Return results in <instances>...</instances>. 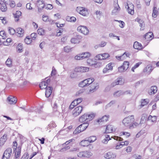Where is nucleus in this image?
Returning a JSON list of instances; mask_svg holds the SVG:
<instances>
[{"label": "nucleus", "mask_w": 159, "mask_h": 159, "mask_svg": "<svg viewBox=\"0 0 159 159\" xmlns=\"http://www.w3.org/2000/svg\"><path fill=\"white\" fill-rule=\"evenodd\" d=\"M134 116H129L125 118L122 120V123L124 126L126 127H128L130 129V126H131L132 124H133L134 122Z\"/></svg>", "instance_id": "f257e3e1"}, {"label": "nucleus", "mask_w": 159, "mask_h": 159, "mask_svg": "<svg viewBox=\"0 0 159 159\" xmlns=\"http://www.w3.org/2000/svg\"><path fill=\"white\" fill-rule=\"evenodd\" d=\"M89 124L88 123H83L80 125L74 131L73 133L74 134H77L84 130L88 127Z\"/></svg>", "instance_id": "f03ea898"}, {"label": "nucleus", "mask_w": 159, "mask_h": 159, "mask_svg": "<svg viewBox=\"0 0 159 159\" xmlns=\"http://www.w3.org/2000/svg\"><path fill=\"white\" fill-rule=\"evenodd\" d=\"M12 154V149L8 148L5 150L3 155L2 159H9Z\"/></svg>", "instance_id": "7ed1b4c3"}, {"label": "nucleus", "mask_w": 159, "mask_h": 159, "mask_svg": "<svg viewBox=\"0 0 159 159\" xmlns=\"http://www.w3.org/2000/svg\"><path fill=\"white\" fill-rule=\"evenodd\" d=\"M92 155V153L90 151H84L80 152L78 153L77 154V156L80 157H89L91 156Z\"/></svg>", "instance_id": "20e7f679"}, {"label": "nucleus", "mask_w": 159, "mask_h": 159, "mask_svg": "<svg viewBox=\"0 0 159 159\" xmlns=\"http://www.w3.org/2000/svg\"><path fill=\"white\" fill-rule=\"evenodd\" d=\"M77 31L84 35H87L89 33V30L85 26L80 25L79 26L77 29Z\"/></svg>", "instance_id": "39448f33"}, {"label": "nucleus", "mask_w": 159, "mask_h": 159, "mask_svg": "<svg viewBox=\"0 0 159 159\" xmlns=\"http://www.w3.org/2000/svg\"><path fill=\"white\" fill-rule=\"evenodd\" d=\"M114 64L113 63L110 62L107 64L105 67L103 69L102 72L103 73H106L110 71H111L113 70V67Z\"/></svg>", "instance_id": "423d86ee"}, {"label": "nucleus", "mask_w": 159, "mask_h": 159, "mask_svg": "<svg viewBox=\"0 0 159 159\" xmlns=\"http://www.w3.org/2000/svg\"><path fill=\"white\" fill-rule=\"evenodd\" d=\"M6 101L10 105H14L16 103L17 100L15 97L11 95L7 97Z\"/></svg>", "instance_id": "0eeeda50"}, {"label": "nucleus", "mask_w": 159, "mask_h": 159, "mask_svg": "<svg viewBox=\"0 0 159 159\" xmlns=\"http://www.w3.org/2000/svg\"><path fill=\"white\" fill-rule=\"evenodd\" d=\"M110 57V55L108 53L100 54L97 55L95 57V59L98 60H103L107 59Z\"/></svg>", "instance_id": "6e6552de"}, {"label": "nucleus", "mask_w": 159, "mask_h": 159, "mask_svg": "<svg viewBox=\"0 0 159 159\" xmlns=\"http://www.w3.org/2000/svg\"><path fill=\"white\" fill-rule=\"evenodd\" d=\"M76 11L80 14L84 16H86L89 14L88 11L83 7H77Z\"/></svg>", "instance_id": "1a4fd4ad"}, {"label": "nucleus", "mask_w": 159, "mask_h": 159, "mask_svg": "<svg viewBox=\"0 0 159 159\" xmlns=\"http://www.w3.org/2000/svg\"><path fill=\"white\" fill-rule=\"evenodd\" d=\"M116 154L112 152H108L104 155V158L107 159H114L116 157Z\"/></svg>", "instance_id": "9d476101"}, {"label": "nucleus", "mask_w": 159, "mask_h": 159, "mask_svg": "<svg viewBox=\"0 0 159 159\" xmlns=\"http://www.w3.org/2000/svg\"><path fill=\"white\" fill-rule=\"evenodd\" d=\"M89 68L87 67H77L75 68V71L77 72H85L89 71Z\"/></svg>", "instance_id": "9b49d317"}, {"label": "nucleus", "mask_w": 159, "mask_h": 159, "mask_svg": "<svg viewBox=\"0 0 159 159\" xmlns=\"http://www.w3.org/2000/svg\"><path fill=\"white\" fill-rule=\"evenodd\" d=\"M125 7L127 8V11L129 14L131 15H133L134 14V6L132 4L130 3L129 4H127Z\"/></svg>", "instance_id": "f8f14e48"}, {"label": "nucleus", "mask_w": 159, "mask_h": 159, "mask_svg": "<svg viewBox=\"0 0 159 159\" xmlns=\"http://www.w3.org/2000/svg\"><path fill=\"white\" fill-rule=\"evenodd\" d=\"M89 87V91L92 93L95 91L98 88V86L97 84L93 83L91 84Z\"/></svg>", "instance_id": "ddd939ff"}, {"label": "nucleus", "mask_w": 159, "mask_h": 159, "mask_svg": "<svg viewBox=\"0 0 159 159\" xmlns=\"http://www.w3.org/2000/svg\"><path fill=\"white\" fill-rule=\"evenodd\" d=\"M157 91V87L156 86H153L151 87L150 89L148 90V93L150 95H152L156 93Z\"/></svg>", "instance_id": "4468645a"}, {"label": "nucleus", "mask_w": 159, "mask_h": 159, "mask_svg": "<svg viewBox=\"0 0 159 159\" xmlns=\"http://www.w3.org/2000/svg\"><path fill=\"white\" fill-rule=\"evenodd\" d=\"M123 83L124 82L122 80V79L118 78L111 84V86L114 87L117 85H122Z\"/></svg>", "instance_id": "2eb2a0df"}, {"label": "nucleus", "mask_w": 159, "mask_h": 159, "mask_svg": "<svg viewBox=\"0 0 159 159\" xmlns=\"http://www.w3.org/2000/svg\"><path fill=\"white\" fill-rule=\"evenodd\" d=\"M115 131V128L111 125H108L106 127V132L109 133L113 132Z\"/></svg>", "instance_id": "dca6fc26"}, {"label": "nucleus", "mask_w": 159, "mask_h": 159, "mask_svg": "<svg viewBox=\"0 0 159 159\" xmlns=\"http://www.w3.org/2000/svg\"><path fill=\"white\" fill-rule=\"evenodd\" d=\"M37 5L39 10H41L45 7L44 2L43 0H38L36 2Z\"/></svg>", "instance_id": "f3484780"}, {"label": "nucleus", "mask_w": 159, "mask_h": 159, "mask_svg": "<svg viewBox=\"0 0 159 159\" xmlns=\"http://www.w3.org/2000/svg\"><path fill=\"white\" fill-rule=\"evenodd\" d=\"M16 32L17 34V36L19 37H22L24 36V30L21 28H18L16 30Z\"/></svg>", "instance_id": "a211bd4d"}, {"label": "nucleus", "mask_w": 159, "mask_h": 159, "mask_svg": "<svg viewBox=\"0 0 159 159\" xmlns=\"http://www.w3.org/2000/svg\"><path fill=\"white\" fill-rule=\"evenodd\" d=\"M87 121L89 122L92 120L95 117L96 114L92 112L86 114Z\"/></svg>", "instance_id": "6ab92c4d"}, {"label": "nucleus", "mask_w": 159, "mask_h": 159, "mask_svg": "<svg viewBox=\"0 0 159 159\" xmlns=\"http://www.w3.org/2000/svg\"><path fill=\"white\" fill-rule=\"evenodd\" d=\"M52 88L50 86H48L46 89L45 96L46 97L48 98L50 96L52 93Z\"/></svg>", "instance_id": "aec40b11"}, {"label": "nucleus", "mask_w": 159, "mask_h": 159, "mask_svg": "<svg viewBox=\"0 0 159 159\" xmlns=\"http://www.w3.org/2000/svg\"><path fill=\"white\" fill-rule=\"evenodd\" d=\"M153 34L151 32L147 33L144 36V38L147 41L151 40L152 38Z\"/></svg>", "instance_id": "412c9836"}, {"label": "nucleus", "mask_w": 159, "mask_h": 159, "mask_svg": "<svg viewBox=\"0 0 159 159\" xmlns=\"http://www.w3.org/2000/svg\"><path fill=\"white\" fill-rule=\"evenodd\" d=\"M81 38L80 36H78L74 38L71 39L70 40V42L74 44L79 43L80 42V39Z\"/></svg>", "instance_id": "4be33fe9"}, {"label": "nucleus", "mask_w": 159, "mask_h": 159, "mask_svg": "<svg viewBox=\"0 0 159 159\" xmlns=\"http://www.w3.org/2000/svg\"><path fill=\"white\" fill-rule=\"evenodd\" d=\"M143 120V117H142L139 123L136 122H134L133 123V124H132L131 126H130V129H133L135 128L136 127L138 126L139 125H140V124H141L143 123L142 120Z\"/></svg>", "instance_id": "5701e85b"}, {"label": "nucleus", "mask_w": 159, "mask_h": 159, "mask_svg": "<svg viewBox=\"0 0 159 159\" xmlns=\"http://www.w3.org/2000/svg\"><path fill=\"white\" fill-rule=\"evenodd\" d=\"M109 117L108 115H105L103 116L101 118L98 119L97 120V122L98 123H100L102 122L107 121Z\"/></svg>", "instance_id": "b1692460"}, {"label": "nucleus", "mask_w": 159, "mask_h": 159, "mask_svg": "<svg viewBox=\"0 0 159 159\" xmlns=\"http://www.w3.org/2000/svg\"><path fill=\"white\" fill-rule=\"evenodd\" d=\"M79 121L80 122L83 123L84 122H88L86 114L82 116L79 119Z\"/></svg>", "instance_id": "393cba45"}, {"label": "nucleus", "mask_w": 159, "mask_h": 159, "mask_svg": "<svg viewBox=\"0 0 159 159\" xmlns=\"http://www.w3.org/2000/svg\"><path fill=\"white\" fill-rule=\"evenodd\" d=\"M89 144L90 142L88 139L86 140H83L80 143V145L83 147L87 146Z\"/></svg>", "instance_id": "a878e982"}, {"label": "nucleus", "mask_w": 159, "mask_h": 159, "mask_svg": "<svg viewBox=\"0 0 159 159\" xmlns=\"http://www.w3.org/2000/svg\"><path fill=\"white\" fill-rule=\"evenodd\" d=\"M142 45L138 42H135L134 43L133 47L134 49H142Z\"/></svg>", "instance_id": "bb28decb"}, {"label": "nucleus", "mask_w": 159, "mask_h": 159, "mask_svg": "<svg viewBox=\"0 0 159 159\" xmlns=\"http://www.w3.org/2000/svg\"><path fill=\"white\" fill-rule=\"evenodd\" d=\"M39 87L41 89H46L48 88L47 84L46 83L45 81H43L42 82L39 84Z\"/></svg>", "instance_id": "cd10ccee"}, {"label": "nucleus", "mask_w": 159, "mask_h": 159, "mask_svg": "<svg viewBox=\"0 0 159 159\" xmlns=\"http://www.w3.org/2000/svg\"><path fill=\"white\" fill-rule=\"evenodd\" d=\"M7 135L4 134L0 139V146H2L4 144L6 140H7Z\"/></svg>", "instance_id": "c85d7f7f"}, {"label": "nucleus", "mask_w": 159, "mask_h": 159, "mask_svg": "<svg viewBox=\"0 0 159 159\" xmlns=\"http://www.w3.org/2000/svg\"><path fill=\"white\" fill-rule=\"evenodd\" d=\"M21 12L20 11H17L15 14L14 15V18L16 21H18L19 20V17L21 16Z\"/></svg>", "instance_id": "c756f323"}, {"label": "nucleus", "mask_w": 159, "mask_h": 159, "mask_svg": "<svg viewBox=\"0 0 159 159\" xmlns=\"http://www.w3.org/2000/svg\"><path fill=\"white\" fill-rule=\"evenodd\" d=\"M149 99L147 98L141 100V107H143L149 103Z\"/></svg>", "instance_id": "7c9ffc66"}, {"label": "nucleus", "mask_w": 159, "mask_h": 159, "mask_svg": "<svg viewBox=\"0 0 159 159\" xmlns=\"http://www.w3.org/2000/svg\"><path fill=\"white\" fill-rule=\"evenodd\" d=\"M110 139H111L109 135H105V138L102 140V142L103 143L107 144L108 141Z\"/></svg>", "instance_id": "2f4dec72"}, {"label": "nucleus", "mask_w": 159, "mask_h": 159, "mask_svg": "<svg viewBox=\"0 0 159 159\" xmlns=\"http://www.w3.org/2000/svg\"><path fill=\"white\" fill-rule=\"evenodd\" d=\"M0 9L2 11L5 12L7 10V8L6 3H3L1 5H0Z\"/></svg>", "instance_id": "473e14b6"}, {"label": "nucleus", "mask_w": 159, "mask_h": 159, "mask_svg": "<svg viewBox=\"0 0 159 159\" xmlns=\"http://www.w3.org/2000/svg\"><path fill=\"white\" fill-rule=\"evenodd\" d=\"M82 110H73L72 112L73 115L76 117L79 115L81 112Z\"/></svg>", "instance_id": "72a5a7b5"}, {"label": "nucleus", "mask_w": 159, "mask_h": 159, "mask_svg": "<svg viewBox=\"0 0 159 159\" xmlns=\"http://www.w3.org/2000/svg\"><path fill=\"white\" fill-rule=\"evenodd\" d=\"M113 95L115 97H118L121 95H124V93L121 90H119L115 92Z\"/></svg>", "instance_id": "f704fd0d"}, {"label": "nucleus", "mask_w": 159, "mask_h": 159, "mask_svg": "<svg viewBox=\"0 0 159 159\" xmlns=\"http://www.w3.org/2000/svg\"><path fill=\"white\" fill-rule=\"evenodd\" d=\"M85 82L86 83L87 86L89 84H93V82L94 81V79L93 78H89L85 80Z\"/></svg>", "instance_id": "c9c22d12"}, {"label": "nucleus", "mask_w": 159, "mask_h": 159, "mask_svg": "<svg viewBox=\"0 0 159 159\" xmlns=\"http://www.w3.org/2000/svg\"><path fill=\"white\" fill-rule=\"evenodd\" d=\"M96 61L93 59H89L87 60V63L90 66H93Z\"/></svg>", "instance_id": "e433bc0d"}, {"label": "nucleus", "mask_w": 159, "mask_h": 159, "mask_svg": "<svg viewBox=\"0 0 159 159\" xmlns=\"http://www.w3.org/2000/svg\"><path fill=\"white\" fill-rule=\"evenodd\" d=\"M66 20L68 21L75 22L76 20V18L74 17L67 16L66 18Z\"/></svg>", "instance_id": "4c0bfd02"}, {"label": "nucleus", "mask_w": 159, "mask_h": 159, "mask_svg": "<svg viewBox=\"0 0 159 159\" xmlns=\"http://www.w3.org/2000/svg\"><path fill=\"white\" fill-rule=\"evenodd\" d=\"M16 49L19 52L23 51V47L21 43H20L18 44L16 47Z\"/></svg>", "instance_id": "58836bf2"}, {"label": "nucleus", "mask_w": 159, "mask_h": 159, "mask_svg": "<svg viewBox=\"0 0 159 159\" xmlns=\"http://www.w3.org/2000/svg\"><path fill=\"white\" fill-rule=\"evenodd\" d=\"M157 8L154 7H153V11L152 14V16L154 18H156L157 15L158 11L157 10Z\"/></svg>", "instance_id": "ea45409f"}, {"label": "nucleus", "mask_w": 159, "mask_h": 159, "mask_svg": "<svg viewBox=\"0 0 159 159\" xmlns=\"http://www.w3.org/2000/svg\"><path fill=\"white\" fill-rule=\"evenodd\" d=\"M8 31L11 35H13L16 32V30H15L14 29L11 27L8 28Z\"/></svg>", "instance_id": "a19ab883"}, {"label": "nucleus", "mask_w": 159, "mask_h": 159, "mask_svg": "<svg viewBox=\"0 0 159 159\" xmlns=\"http://www.w3.org/2000/svg\"><path fill=\"white\" fill-rule=\"evenodd\" d=\"M130 134L129 132H121L120 133V135H125L126 138H128L129 137Z\"/></svg>", "instance_id": "79ce46f5"}, {"label": "nucleus", "mask_w": 159, "mask_h": 159, "mask_svg": "<svg viewBox=\"0 0 159 159\" xmlns=\"http://www.w3.org/2000/svg\"><path fill=\"white\" fill-rule=\"evenodd\" d=\"M81 54H82L83 59L89 57L90 55V53L88 52H83Z\"/></svg>", "instance_id": "37998d69"}, {"label": "nucleus", "mask_w": 159, "mask_h": 159, "mask_svg": "<svg viewBox=\"0 0 159 159\" xmlns=\"http://www.w3.org/2000/svg\"><path fill=\"white\" fill-rule=\"evenodd\" d=\"M129 62L128 61H125L122 66L126 70L129 68Z\"/></svg>", "instance_id": "c03bdc74"}, {"label": "nucleus", "mask_w": 159, "mask_h": 159, "mask_svg": "<svg viewBox=\"0 0 159 159\" xmlns=\"http://www.w3.org/2000/svg\"><path fill=\"white\" fill-rule=\"evenodd\" d=\"M88 139L89 140L90 143H92L96 140V138L95 136H92L88 138Z\"/></svg>", "instance_id": "a18cd8bd"}, {"label": "nucleus", "mask_w": 159, "mask_h": 159, "mask_svg": "<svg viewBox=\"0 0 159 159\" xmlns=\"http://www.w3.org/2000/svg\"><path fill=\"white\" fill-rule=\"evenodd\" d=\"M85 82H86V81H85V80L82 81L79 84V86L81 87H84L86 86H87Z\"/></svg>", "instance_id": "49530a36"}, {"label": "nucleus", "mask_w": 159, "mask_h": 159, "mask_svg": "<svg viewBox=\"0 0 159 159\" xmlns=\"http://www.w3.org/2000/svg\"><path fill=\"white\" fill-rule=\"evenodd\" d=\"M37 32L40 35H43L45 33L44 30L42 28L39 29L37 30Z\"/></svg>", "instance_id": "de8ad7c7"}, {"label": "nucleus", "mask_w": 159, "mask_h": 159, "mask_svg": "<svg viewBox=\"0 0 159 159\" xmlns=\"http://www.w3.org/2000/svg\"><path fill=\"white\" fill-rule=\"evenodd\" d=\"M123 145L121 143V142L118 143L115 146V148L116 149H119L123 147Z\"/></svg>", "instance_id": "09e8293b"}, {"label": "nucleus", "mask_w": 159, "mask_h": 159, "mask_svg": "<svg viewBox=\"0 0 159 159\" xmlns=\"http://www.w3.org/2000/svg\"><path fill=\"white\" fill-rule=\"evenodd\" d=\"M6 64L7 66L8 67H10L12 65V61L11 60L8 58L6 62Z\"/></svg>", "instance_id": "8fccbe9b"}, {"label": "nucleus", "mask_w": 159, "mask_h": 159, "mask_svg": "<svg viewBox=\"0 0 159 159\" xmlns=\"http://www.w3.org/2000/svg\"><path fill=\"white\" fill-rule=\"evenodd\" d=\"M144 72H148V73H150L152 71L151 70V67L149 66H147L143 70Z\"/></svg>", "instance_id": "3c124183"}, {"label": "nucleus", "mask_w": 159, "mask_h": 159, "mask_svg": "<svg viewBox=\"0 0 159 159\" xmlns=\"http://www.w3.org/2000/svg\"><path fill=\"white\" fill-rule=\"evenodd\" d=\"M111 138H113L114 140H116L118 141H122L123 140L122 138L117 136H112L111 137Z\"/></svg>", "instance_id": "603ef678"}, {"label": "nucleus", "mask_w": 159, "mask_h": 159, "mask_svg": "<svg viewBox=\"0 0 159 159\" xmlns=\"http://www.w3.org/2000/svg\"><path fill=\"white\" fill-rule=\"evenodd\" d=\"M32 40L31 38L26 37L25 39V43L28 44H30L32 42Z\"/></svg>", "instance_id": "864d4df0"}, {"label": "nucleus", "mask_w": 159, "mask_h": 159, "mask_svg": "<svg viewBox=\"0 0 159 159\" xmlns=\"http://www.w3.org/2000/svg\"><path fill=\"white\" fill-rule=\"evenodd\" d=\"M37 36V35L35 33H33L30 35L31 39L33 40H35Z\"/></svg>", "instance_id": "5fc2aeb1"}, {"label": "nucleus", "mask_w": 159, "mask_h": 159, "mask_svg": "<svg viewBox=\"0 0 159 159\" xmlns=\"http://www.w3.org/2000/svg\"><path fill=\"white\" fill-rule=\"evenodd\" d=\"M70 147L69 146H67L64 147L63 148L60 149V152H65L70 149Z\"/></svg>", "instance_id": "6e6d98bb"}, {"label": "nucleus", "mask_w": 159, "mask_h": 159, "mask_svg": "<svg viewBox=\"0 0 159 159\" xmlns=\"http://www.w3.org/2000/svg\"><path fill=\"white\" fill-rule=\"evenodd\" d=\"M102 66V64L100 62H95V64H94L93 66L96 68L99 67L101 66Z\"/></svg>", "instance_id": "4d7b16f0"}, {"label": "nucleus", "mask_w": 159, "mask_h": 159, "mask_svg": "<svg viewBox=\"0 0 159 159\" xmlns=\"http://www.w3.org/2000/svg\"><path fill=\"white\" fill-rule=\"evenodd\" d=\"M116 58L119 60H123L125 59L124 54H122L121 56H116Z\"/></svg>", "instance_id": "13d9d810"}, {"label": "nucleus", "mask_w": 159, "mask_h": 159, "mask_svg": "<svg viewBox=\"0 0 159 159\" xmlns=\"http://www.w3.org/2000/svg\"><path fill=\"white\" fill-rule=\"evenodd\" d=\"M82 54H79L78 55H77L75 56V59L77 60H80L81 59H82L83 57H82Z\"/></svg>", "instance_id": "bf43d9fd"}, {"label": "nucleus", "mask_w": 159, "mask_h": 159, "mask_svg": "<svg viewBox=\"0 0 159 159\" xmlns=\"http://www.w3.org/2000/svg\"><path fill=\"white\" fill-rule=\"evenodd\" d=\"M144 130H141L136 135V137L137 138H139L141 135L143 134L144 133Z\"/></svg>", "instance_id": "052dcab7"}, {"label": "nucleus", "mask_w": 159, "mask_h": 159, "mask_svg": "<svg viewBox=\"0 0 159 159\" xmlns=\"http://www.w3.org/2000/svg\"><path fill=\"white\" fill-rule=\"evenodd\" d=\"M140 64L141 63L139 62L136 64L133 67H132L131 69V70L134 72V69L138 67Z\"/></svg>", "instance_id": "680f3d73"}, {"label": "nucleus", "mask_w": 159, "mask_h": 159, "mask_svg": "<svg viewBox=\"0 0 159 159\" xmlns=\"http://www.w3.org/2000/svg\"><path fill=\"white\" fill-rule=\"evenodd\" d=\"M118 71L120 72H122L126 70L122 66L119 67L118 68Z\"/></svg>", "instance_id": "e2e57ef3"}, {"label": "nucleus", "mask_w": 159, "mask_h": 159, "mask_svg": "<svg viewBox=\"0 0 159 159\" xmlns=\"http://www.w3.org/2000/svg\"><path fill=\"white\" fill-rule=\"evenodd\" d=\"M64 51L66 52H69L70 51L71 48L69 46H66L64 48Z\"/></svg>", "instance_id": "0e129e2a"}, {"label": "nucleus", "mask_w": 159, "mask_h": 159, "mask_svg": "<svg viewBox=\"0 0 159 159\" xmlns=\"http://www.w3.org/2000/svg\"><path fill=\"white\" fill-rule=\"evenodd\" d=\"M6 70L4 69L1 71V72L0 73V77L1 76H5L7 75V74L6 72Z\"/></svg>", "instance_id": "69168bd1"}, {"label": "nucleus", "mask_w": 159, "mask_h": 159, "mask_svg": "<svg viewBox=\"0 0 159 159\" xmlns=\"http://www.w3.org/2000/svg\"><path fill=\"white\" fill-rule=\"evenodd\" d=\"M43 21L45 22H48L49 21V19L48 17V16H44L43 15Z\"/></svg>", "instance_id": "338daca9"}, {"label": "nucleus", "mask_w": 159, "mask_h": 159, "mask_svg": "<svg viewBox=\"0 0 159 159\" xmlns=\"http://www.w3.org/2000/svg\"><path fill=\"white\" fill-rule=\"evenodd\" d=\"M44 7L46 8L49 10L52 9L53 8L52 6L50 4H48L46 6H45Z\"/></svg>", "instance_id": "774afa93"}]
</instances>
